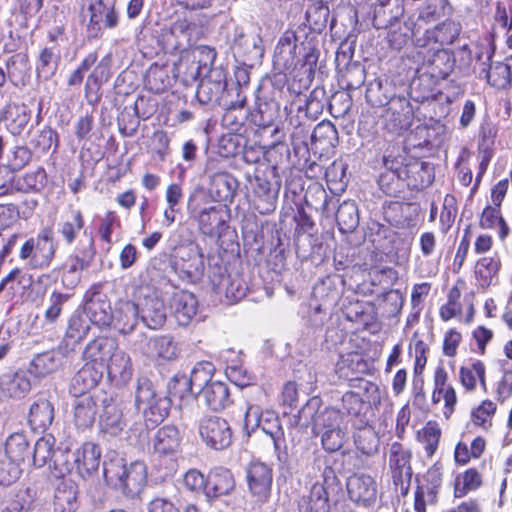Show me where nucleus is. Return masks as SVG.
Masks as SVG:
<instances>
[{
	"mask_svg": "<svg viewBox=\"0 0 512 512\" xmlns=\"http://www.w3.org/2000/svg\"><path fill=\"white\" fill-rule=\"evenodd\" d=\"M187 210L189 217L197 222L201 233L218 238V246L224 253L232 256H240V246L236 241L237 235L228 231L225 219L226 211L220 206L201 207L196 196L191 195L188 200Z\"/></svg>",
	"mask_w": 512,
	"mask_h": 512,
	"instance_id": "f257e3e1",
	"label": "nucleus"
},
{
	"mask_svg": "<svg viewBox=\"0 0 512 512\" xmlns=\"http://www.w3.org/2000/svg\"><path fill=\"white\" fill-rule=\"evenodd\" d=\"M103 475L109 485L129 498L137 497L147 482V468L144 462L134 461L127 465L125 460L118 456L103 462Z\"/></svg>",
	"mask_w": 512,
	"mask_h": 512,
	"instance_id": "f03ea898",
	"label": "nucleus"
},
{
	"mask_svg": "<svg viewBox=\"0 0 512 512\" xmlns=\"http://www.w3.org/2000/svg\"><path fill=\"white\" fill-rule=\"evenodd\" d=\"M341 482L336 469L325 466L322 471V483H314L309 491L303 494L298 502L300 512H330L329 493L340 491Z\"/></svg>",
	"mask_w": 512,
	"mask_h": 512,
	"instance_id": "7ed1b4c3",
	"label": "nucleus"
},
{
	"mask_svg": "<svg viewBox=\"0 0 512 512\" xmlns=\"http://www.w3.org/2000/svg\"><path fill=\"white\" fill-rule=\"evenodd\" d=\"M495 48L493 45H481L475 52V71H478V77L485 79L488 84L497 89H507L512 83L510 66L504 62L492 63Z\"/></svg>",
	"mask_w": 512,
	"mask_h": 512,
	"instance_id": "20e7f679",
	"label": "nucleus"
},
{
	"mask_svg": "<svg viewBox=\"0 0 512 512\" xmlns=\"http://www.w3.org/2000/svg\"><path fill=\"white\" fill-rule=\"evenodd\" d=\"M296 35L294 32H285L279 39L275 48V58L277 62H282L283 66L289 68L297 66L300 63L304 73L311 75L314 73L319 58V50L310 41L302 45V58L297 63L294 62L296 54Z\"/></svg>",
	"mask_w": 512,
	"mask_h": 512,
	"instance_id": "39448f33",
	"label": "nucleus"
},
{
	"mask_svg": "<svg viewBox=\"0 0 512 512\" xmlns=\"http://www.w3.org/2000/svg\"><path fill=\"white\" fill-rule=\"evenodd\" d=\"M214 365L211 362H198L192 369L190 377L185 374L174 375L167 383V393L179 398L190 394H200L211 380L214 373Z\"/></svg>",
	"mask_w": 512,
	"mask_h": 512,
	"instance_id": "423d86ee",
	"label": "nucleus"
},
{
	"mask_svg": "<svg viewBox=\"0 0 512 512\" xmlns=\"http://www.w3.org/2000/svg\"><path fill=\"white\" fill-rule=\"evenodd\" d=\"M253 184L254 208L262 215L275 211L281 187V179L277 167L272 166L261 174L255 175Z\"/></svg>",
	"mask_w": 512,
	"mask_h": 512,
	"instance_id": "0eeeda50",
	"label": "nucleus"
},
{
	"mask_svg": "<svg viewBox=\"0 0 512 512\" xmlns=\"http://www.w3.org/2000/svg\"><path fill=\"white\" fill-rule=\"evenodd\" d=\"M131 348L142 355L160 362L177 359L180 349L178 343L170 335H159L148 338L140 333L131 340Z\"/></svg>",
	"mask_w": 512,
	"mask_h": 512,
	"instance_id": "6e6552de",
	"label": "nucleus"
},
{
	"mask_svg": "<svg viewBox=\"0 0 512 512\" xmlns=\"http://www.w3.org/2000/svg\"><path fill=\"white\" fill-rule=\"evenodd\" d=\"M55 255L51 228H44L36 237L25 240L20 247L19 258L32 267L48 266Z\"/></svg>",
	"mask_w": 512,
	"mask_h": 512,
	"instance_id": "1a4fd4ad",
	"label": "nucleus"
},
{
	"mask_svg": "<svg viewBox=\"0 0 512 512\" xmlns=\"http://www.w3.org/2000/svg\"><path fill=\"white\" fill-rule=\"evenodd\" d=\"M248 492L257 504L268 502L271 497L273 470L261 461H252L245 469Z\"/></svg>",
	"mask_w": 512,
	"mask_h": 512,
	"instance_id": "9d476101",
	"label": "nucleus"
},
{
	"mask_svg": "<svg viewBox=\"0 0 512 512\" xmlns=\"http://www.w3.org/2000/svg\"><path fill=\"white\" fill-rule=\"evenodd\" d=\"M231 49L241 63L254 66L259 63L264 54V47L260 35L252 30L245 31L236 27Z\"/></svg>",
	"mask_w": 512,
	"mask_h": 512,
	"instance_id": "9b49d317",
	"label": "nucleus"
},
{
	"mask_svg": "<svg viewBox=\"0 0 512 512\" xmlns=\"http://www.w3.org/2000/svg\"><path fill=\"white\" fill-rule=\"evenodd\" d=\"M299 418L312 420L313 433L332 430L341 426V411L331 407L321 409V400L318 397L309 399L299 411Z\"/></svg>",
	"mask_w": 512,
	"mask_h": 512,
	"instance_id": "f8f14e48",
	"label": "nucleus"
},
{
	"mask_svg": "<svg viewBox=\"0 0 512 512\" xmlns=\"http://www.w3.org/2000/svg\"><path fill=\"white\" fill-rule=\"evenodd\" d=\"M202 440L212 449L224 450L232 443V429L224 418L205 416L199 423Z\"/></svg>",
	"mask_w": 512,
	"mask_h": 512,
	"instance_id": "ddd939ff",
	"label": "nucleus"
},
{
	"mask_svg": "<svg viewBox=\"0 0 512 512\" xmlns=\"http://www.w3.org/2000/svg\"><path fill=\"white\" fill-rule=\"evenodd\" d=\"M403 160L401 169L403 177L407 183V188L411 190H422L429 187L434 181V167L430 162L422 161L408 155H398Z\"/></svg>",
	"mask_w": 512,
	"mask_h": 512,
	"instance_id": "4468645a",
	"label": "nucleus"
},
{
	"mask_svg": "<svg viewBox=\"0 0 512 512\" xmlns=\"http://www.w3.org/2000/svg\"><path fill=\"white\" fill-rule=\"evenodd\" d=\"M350 380H360V388L368 394V405L357 393L349 391L342 396V409L340 411L341 415L346 414L347 416L358 418V421L360 422V419H363L362 413L364 409L371 404L376 405L380 403V392L375 383L358 379V377L350 378Z\"/></svg>",
	"mask_w": 512,
	"mask_h": 512,
	"instance_id": "2eb2a0df",
	"label": "nucleus"
},
{
	"mask_svg": "<svg viewBox=\"0 0 512 512\" xmlns=\"http://www.w3.org/2000/svg\"><path fill=\"white\" fill-rule=\"evenodd\" d=\"M83 309L85 316L98 327L109 326L112 322L111 304L102 290H87L83 297Z\"/></svg>",
	"mask_w": 512,
	"mask_h": 512,
	"instance_id": "dca6fc26",
	"label": "nucleus"
},
{
	"mask_svg": "<svg viewBox=\"0 0 512 512\" xmlns=\"http://www.w3.org/2000/svg\"><path fill=\"white\" fill-rule=\"evenodd\" d=\"M385 171L380 174L378 185L380 189L388 196L398 197L407 188V183L404 180L403 170L401 164L403 160L401 157L392 156L391 154L384 156Z\"/></svg>",
	"mask_w": 512,
	"mask_h": 512,
	"instance_id": "f3484780",
	"label": "nucleus"
},
{
	"mask_svg": "<svg viewBox=\"0 0 512 512\" xmlns=\"http://www.w3.org/2000/svg\"><path fill=\"white\" fill-rule=\"evenodd\" d=\"M347 492L351 501L363 507H371L376 503L377 484L370 475L355 473L347 478Z\"/></svg>",
	"mask_w": 512,
	"mask_h": 512,
	"instance_id": "a211bd4d",
	"label": "nucleus"
},
{
	"mask_svg": "<svg viewBox=\"0 0 512 512\" xmlns=\"http://www.w3.org/2000/svg\"><path fill=\"white\" fill-rule=\"evenodd\" d=\"M338 297L339 295H331L327 290H313L310 293L307 303L308 321L315 332L322 330Z\"/></svg>",
	"mask_w": 512,
	"mask_h": 512,
	"instance_id": "6ab92c4d",
	"label": "nucleus"
},
{
	"mask_svg": "<svg viewBox=\"0 0 512 512\" xmlns=\"http://www.w3.org/2000/svg\"><path fill=\"white\" fill-rule=\"evenodd\" d=\"M462 31V26L459 22L446 19L438 23L434 27L427 29L423 36L417 38L416 43L418 46H428L430 44H437L440 48L454 44Z\"/></svg>",
	"mask_w": 512,
	"mask_h": 512,
	"instance_id": "aec40b11",
	"label": "nucleus"
},
{
	"mask_svg": "<svg viewBox=\"0 0 512 512\" xmlns=\"http://www.w3.org/2000/svg\"><path fill=\"white\" fill-rule=\"evenodd\" d=\"M279 109L278 102H260L257 109L249 113L250 120L255 126L263 129L272 128L270 133L273 137V145L281 144L285 139L284 130L275 125Z\"/></svg>",
	"mask_w": 512,
	"mask_h": 512,
	"instance_id": "412c9836",
	"label": "nucleus"
},
{
	"mask_svg": "<svg viewBox=\"0 0 512 512\" xmlns=\"http://www.w3.org/2000/svg\"><path fill=\"white\" fill-rule=\"evenodd\" d=\"M421 69L433 79L448 78L454 72L452 50L446 48L429 50L423 58Z\"/></svg>",
	"mask_w": 512,
	"mask_h": 512,
	"instance_id": "4be33fe9",
	"label": "nucleus"
},
{
	"mask_svg": "<svg viewBox=\"0 0 512 512\" xmlns=\"http://www.w3.org/2000/svg\"><path fill=\"white\" fill-rule=\"evenodd\" d=\"M411 452L399 442H393L389 449V467L395 485H402L404 480H411Z\"/></svg>",
	"mask_w": 512,
	"mask_h": 512,
	"instance_id": "5701e85b",
	"label": "nucleus"
},
{
	"mask_svg": "<svg viewBox=\"0 0 512 512\" xmlns=\"http://www.w3.org/2000/svg\"><path fill=\"white\" fill-rule=\"evenodd\" d=\"M101 404L102 412L99 421L101 432L110 436H117L126 425L120 404L111 396H104Z\"/></svg>",
	"mask_w": 512,
	"mask_h": 512,
	"instance_id": "b1692460",
	"label": "nucleus"
},
{
	"mask_svg": "<svg viewBox=\"0 0 512 512\" xmlns=\"http://www.w3.org/2000/svg\"><path fill=\"white\" fill-rule=\"evenodd\" d=\"M54 417V405L50 400L41 396L30 405L28 425L33 431L43 433L52 425Z\"/></svg>",
	"mask_w": 512,
	"mask_h": 512,
	"instance_id": "393cba45",
	"label": "nucleus"
},
{
	"mask_svg": "<svg viewBox=\"0 0 512 512\" xmlns=\"http://www.w3.org/2000/svg\"><path fill=\"white\" fill-rule=\"evenodd\" d=\"M188 29L187 21L177 20L161 29L158 42L166 53L173 54L184 47V42L188 38Z\"/></svg>",
	"mask_w": 512,
	"mask_h": 512,
	"instance_id": "a878e982",
	"label": "nucleus"
},
{
	"mask_svg": "<svg viewBox=\"0 0 512 512\" xmlns=\"http://www.w3.org/2000/svg\"><path fill=\"white\" fill-rule=\"evenodd\" d=\"M101 451L98 445L92 442L84 443L72 454L78 473L83 477H90L98 471Z\"/></svg>",
	"mask_w": 512,
	"mask_h": 512,
	"instance_id": "bb28decb",
	"label": "nucleus"
},
{
	"mask_svg": "<svg viewBox=\"0 0 512 512\" xmlns=\"http://www.w3.org/2000/svg\"><path fill=\"white\" fill-rule=\"evenodd\" d=\"M29 374L28 369L26 371L20 369L11 374L4 375L0 382L3 394L12 399H23L32 388Z\"/></svg>",
	"mask_w": 512,
	"mask_h": 512,
	"instance_id": "cd10ccee",
	"label": "nucleus"
},
{
	"mask_svg": "<svg viewBox=\"0 0 512 512\" xmlns=\"http://www.w3.org/2000/svg\"><path fill=\"white\" fill-rule=\"evenodd\" d=\"M237 99L235 101L227 100V106H222L225 112L222 116V125L233 132H239L249 116L248 111L244 110L246 105V96L242 95L240 88H235Z\"/></svg>",
	"mask_w": 512,
	"mask_h": 512,
	"instance_id": "c85d7f7f",
	"label": "nucleus"
},
{
	"mask_svg": "<svg viewBox=\"0 0 512 512\" xmlns=\"http://www.w3.org/2000/svg\"><path fill=\"white\" fill-rule=\"evenodd\" d=\"M180 325H187L196 315L198 301L190 290H177L174 292L170 303Z\"/></svg>",
	"mask_w": 512,
	"mask_h": 512,
	"instance_id": "c756f323",
	"label": "nucleus"
},
{
	"mask_svg": "<svg viewBox=\"0 0 512 512\" xmlns=\"http://www.w3.org/2000/svg\"><path fill=\"white\" fill-rule=\"evenodd\" d=\"M31 109L24 103H9L5 106L2 117L7 129L14 136L20 135L31 120Z\"/></svg>",
	"mask_w": 512,
	"mask_h": 512,
	"instance_id": "7c9ffc66",
	"label": "nucleus"
},
{
	"mask_svg": "<svg viewBox=\"0 0 512 512\" xmlns=\"http://www.w3.org/2000/svg\"><path fill=\"white\" fill-rule=\"evenodd\" d=\"M235 488V480L231 471L217 467L210 471L207 477L206 496L217 498L230 494Z\"/></svg>",
	"mask_w": 512,
	"mask_h": 512,
	"instance_id": "2f4dec72",
	"label": "nucleus"
},
{
	"mask_svg": "<svg viewBox=\"0 0 512 512\" xmlns=\"http://www.w3.org/2000/svg\"><path fill=\"white\" fill-rule=\"evenodd\" d=\"M74 423L79 430H85L95 422L97 401L93 395H78L73 402Z\"/></svg>",
	"mask_w": 512,
	"mask_h": 512,
	"instance_id": "473e14b6",
	"label": "nucleus"
},
{
	"mask_svg": "<svg viewBox=\"0 0 512 512\" xmlns=\"http://www.w3.org/2000/svg\"><path fill=\"white\" fill-rule=\"evenodd\" d=\"M139 313L143 323L150 329H158L166 321V309L163 300L146 296L140 304Z\"/></svg>",
	"mask_w": 512,
	"mask_h": 512,
	"instance_id": "72a5a7b5",
	"label": "nucleus"
},
{
	"mask_svg": "<svg viewBox=\"0 0 512 512\" xmlns=\"http://www.w3.org/2000/svg\"><path fill=\"white\" fill-rule=\"evenodd\" d=\"M396 94L395 85L388 78H376L366 88V101L373 107L387 105Z\"/></svg>",
	"mask_w": 512,
	"mask_h": 512,
	"instance_id": "f704fd0d",
	"label": "nucleus"
},
{
	"mask_svg": "<svg viewBox=\"0 0 512 512\" xmlns=\"http://www.w3.org/2000/svg\"><path fill=\"white\" fill-rule=\"evenodd\" d=\"M404 12L398 0H379L374 7L372 24L376 29L393 25Z\"/></svg>",
	"mask_w": 512,
	"mask_h": 512,
	"instance_id": "c9c22d12",
	"label": "nucleus"
},
{
	"mask_svg": "<svg viewBox=\"0 0 512 512\" xmlns=\"http://www.w3.org/2000/svg\"><path fill=\"white\" fill-rule=\"evenodd\" d=\"M117 348L115 339L105 336L91 340L83 351V359L104 365Z\"/></svg>",
	"mask_w": 512,
	"mask_h": 512,
	"instance_id": "e433bc0d",
	"label": "nucleus"
},
{
	"mask_svg": "<svg viewBox=\"0 0 512 512\" xmlns=\"http://www.w3.org/2000/svg\"><path fill=\"white\" fill-rule=\"evenodd\" d=\"M172 401L167 393L161 392L147 406L143 407V414L147 428H154L169 415Z\"/></svg>",
	"mask_w": 512,
	"mask_h": 512,
	"instance_id": "4c0bfd02",
	"label": "nucleus"
},
{
	"mask_svg": "<svg viewBox=\"0 0 512 512\" xmlns=\"http://www.w3.org/2000/svg\"><path fill=\"white\" fill-rule=\"evenodd\" d=\"M310 140L312 149L328 152L339 142L338 131L332 122L322 121L315 126Z\"/></svg>",
	"mask_w": 512,
	"mask_h": 512,
	"instance_id": "58836bf2",
	"label": "nucleus"
},
{
	"mask_svg": "<svg viewBox=\"0 0 512 512\" xmlns=\"http://www.w3.org/2000/svg\"><path fill=\"white\" fill-rule=\"evenodd\" d=\"M237 179L230 173L209 180V194L218 202L232 203L238 189Z\"/></svg>",
	"mask_w": 512,
	"mask_h": 512,
	"instance_id": "ea45409f",
	"label": "nucleus"
},
{
	"mask_svg": "<svg viewBox=\"0 0 512 512\" xmlns=\"http://www.w3.org/2000/svg\"><path fill=\"white\" fill-rule=\"evenodd\" d=\"M180 439V432L176 426L165 425L154 436V451L160 455L173 454L180 445Z\"/></svg>",
	"mask_w": 512,
	"mask_h": 512,
	"instance_id": "a19ab883",
	"label": "nucleus"
},
{
	"mask_svg": "<svg viewBox=\"0 0 512 512\" xmlns=\"http://www.w3.org/2000/svg\"><path fill=\"white\" fill-rule=\"evenodd\" d=\"M360 425L356 426L354 432V443L356 448L367 456L374 455L378 452L379 437L372 426L367 421L360 419Z\"/></svg>",
	"mask_w": 512,
	"mask_h": 512,
	"instance_id": "79ce46f5",
	"label": "nucleus"
},
{
	"mask_svg": "<svg viewBox=\"0 0 512 512\" xmlns=\"http://www.w3.org/2000/svg\"><path fill=\"white\" fill-rule=\"evenodd\" d=\"M199 395L214 411L222 410L231 403L229 388L226 383L221 381L211 382Z\"/></svg>",
	"mask_w": 512,
	"mask_h": 512,
	"instance_id": "37998d69",
	"label": "nucleus"
},
{
	"mask_svg": "<svg viewBox=\"0 0 512 512\" xmlns=\"http://www.w3.org/2000/svg\"><path fill=\"white\" fill-rule=\"evenodd\" d=\"M101 378L102 373L87 364L74 375L71 383V392L75 397L78 395H91L88 391L95 388Z\"/></svg>",
	"mask_w": 512,
	"mask_h": 512,
	"instance_id": "c03bdc74",
	"label": "nucleus"
},
{
	"mask_svg": "<svg viewBox=\"0 0 512 512\" xmlns=\"http://www.w3.org/2000/svg\"><path fill=\"white\" fill-rule=\"evenodd\" d=\"M54 512H75L78 508L76 485L71 481L58 484L54 494Z\"/></svg>",
	"mask_w": 512,
	"mask_h": 512,
	"instance_id": "a18cd8bd",
	"label": "nucleus"
},
{
	"mask_svg": "<svg viewBox=\"0 0 512 512\" xmlns=\"http://www.w3.org/2000/svg\"><path fill=\"white\" fill-rule=\"evenodd\" d=\"M61 365L55 352L47 350L33 356L28 366V372L41 379L57 371Z\"/></svg>",
	"mask_w": 512,
	"mask_h": 512,
	"instance_id": "49530a36",
	"label": "nucleus"
},
{
	"mask_svg": "<svg viewBox=\"0 0 512 512\" xmlns=\"http://www.w3.org/2000/svg\"><path fill=\"white\" fill-rule=\"evenodd\" d=\"M95 254L94 238L84 232L83 237L78 241L73 254L70 256L73 261L71 270L87 268L93 261Z\"/></svg>",
	"mask_w": 512,
	"mask_h": 512,
	"instance_id": "de8ad7c7",
	"label": "nucleus"
},
{
	"mask_svg": "<svg viewBox=\"0 0 512 512\" xmlns=\"http://www.w3.org/2000/svg\"><path fill=\"white\" fill-rule=\"evenodd\" d=\"M230 93V90L201 80L196 91V98L202 105L227 106V97Z\"/></svg>",
	"mask_w": 512,
	"mask_h": 512,
	"instance_id": "09e8293b",
	"label": "nucleus"
},
{
	"mask_svg": "<svg viewBox=\"0 0 512 512\" xmlns=\"http://www.w3.org/2000/svg\"><path fill=\"white\" fill-rule=\"evenodd\" d=\"M335 218L341 233H351L359 225L358 207L354 201H344L338 206Z\"/></svg>",
	"mask_w": 512,
	"mask_h": 512,
	"instance_id": "8fccbe9b",
	"label": "nucleus"
},
{
	"mask_svg": "<svg viewBox=\"0 0 512 512\" xmlns=\"http://www.w3.org/2000/svg\"><path fill=\"white\" fill-rule=\"evenodd\" d=\"M330 16L329 6L326 3L309 2L305 20L309 29L314 33H321L327 26Z\"/></svg>",
	"mask_w": 512,
	"mask_h": 512,
	"instance_id": "3c124183",
	"label": "nucleus"
},
{
	"mask_svg": "<svg viewBox=\"0 0 512 512\" xmlns=\"http://www.w3.org/2000/svg\"><path fill=\"white\" fill-rule=\"evenodd\" d=\"M15 182L16 192H40L47 184V174L43 167H38L34 171L16 177Z\"/></svg>",
	"mask_w": 512,
	"mask_h": 512,
	"instance_id": "603ef678",
	"label": "nucleus"
},
{
	"mask_svg": "<svg viewBox=\"0 0 512 512\" xmlns=\"http://www.w3.org/2000/svg\"><path fill=\"white\" fill-rule=\"evenodd\" d=\"M289 253L288 244H285L278 230H270V248L267 262L274 270H281L286 262Z\"/></svg>",
	"mask_w": 512,
	"mask_h": 512,
	"instance_id": "864d4df0",
	"label": "nucleus"
},
{
	"mask_svg": "<svg viewBox=\"0 0 512 512\" xmlns=\"http://www.w3.org/2000/svg\"><path fill=\"white\" fill-rule=\"evenodd\" d=\"M89 12L87 35L89 38H98L101 35L102 23L107 4L103 0H84Z\"/></svg>",
	"mask_w": 512,
	"mask_h": 512,
	"instance_id": "5fc2aeb1",
	"label": "nucleus"
},
{
	"mask_svg": "<svg viewBox=\"0 0 512 512\" xmlns=\"http://www.w3.org/2000/svg\"><path fill=\"white\" fill-rule=\"evenodd\" d=\"M145 84L151 92L163 93L171 84L167 67L152 64L146 72Z\"/></svg>",
	"mask_w": 512,
	"mask_h": 512,
	"instance_id": "6e6d98bb",
	"label": "nucleus"
},
{
	"mask_svg": "<svg viewBox=\"0 0 512 512\" xmlns=\"http://www.w3.org/2000/svg\"><path fill=\"white\" fill-rule=\"evenodd\" d=\"M30 144L36 152L47 153L50 149L55 152L59 147V135L53 128L44 126L31 136Z\"/></svg>",
	"mask_w": 512,
	"mask_h": 512,
	"instance_id": "4d7b16f0",
	"label": "nucleus"
},
{
	"mask_svg": "<svg viewBox=\"0 0 512 512\" xmlns=\"http://www.w3.org/2000/svg\"><path fill=\"white\" fill-rule=\"evenodd\" d=\"M33 152L26 145H15L5 154L3 166L11 172L23 169L32 159Z\"/></svg>",
	"mask_w": 512,
	"mask_h": 512,
	"instance_id": "13d9d810",
	"label": "nucleus"
},
{
	"mask_svg": "<svg viewBox=\"0 0 512 512\" xmlns=\"http://www.w3.org/2000/svg\"><path fill=\"white\" fill-rule=\"evenodd\" d=\"M448 0H425L418 8V22H435L446 15Z\"/></svg>",
	"mask_w": 512,
	"mask_h": 512,
	"instance_id": "bf43d9fd",
	"label": "nucleus"
},
{
	"mask_svg": "<svg viewBox=\"0 0 512 512\" xmlns=\"http://www.w3.org/2000/svg\"><path fill=\"white\" fill-rule=\"evenodd\" d=\"M139 305L126 303L118 312L115 328L123 335L130 334L138 323Z\"/></svg>",
	"mask_w": 512,
	"mask_h": 512,
	"instance_id": "052dcab7",
	"label": "nucleus"
},
{
	"mask_svg": "<svg viewBox=\"0 0 512 512\" xmlns=\"http://www.w3.org/2000/svg\"><path fill=\"white\" fill-rule=\"evenodd\" d=\"M55 438L49 434L38 439L34 445L33 464L37 467H43L51 463L54 452Z\"/></svg>",
	"mask_w": 512,
	"mask_h": 512,
	"instance_id": "680f3d73",
	"label": "nucleus"
},
{
	"mask_svg": "<svg viewBox=\"0 0 512 512\" xmlns=\"http://www.w3.org/2000/svg\"><path fill=\"white\" fill-rule=\"evenodd\" d=\"M118 128L123 137H132L140 125V115L138 110V100L133 108L125 107L118 117Z\"/></svg>",
	"mask_w": 512,
	"mask_h": 512,
	"instance_id": "e2e57ef3",
	"label": "nucleus"
},
{
	"mask_svg": "<svg viewBox=\"0 0 512 512\" xmlns=\"http://www.w3.org/2000/svg\"><path fill=\"white\" fill-rule=\"evenodd\" d=\"M104 365L107 366L109 374L114 376L119 375L122 378H128L132 372L129 355L122 350H118V347L111 353V357Z\"/></svg>",
	"mask_w": 512,
	"mask_h": 512,
	"instance_id": "0e129e2a",
	"label": "nucleus"
},
{
	"mask_svg": "<svg viewBox=\"0 0 512 512\" xmlns=\"http://www.w3.org/2000/svg\"><path fill=\"white\" fill-rule=\"evenodd\" d=\"M90 324L92 323L86 316L73 314L68 320L64 336L73 340L74 343L80 344L88 335Z\"/></svg>",
	"mask_w": 512,
	"mask_h": 512,
	"instance_id": "69168bd1",
	"label": "nucleus"
},
{
	"mask_svg": "<svg viewBox=\"0 0 512 512\" xmlns=\"http://www.w3.org/2000/svg\"><path fill=\"white\" fill-rule=\"evenodd\" d=\"M370 238L375 249L386 251L392 247L396 233L389 227L378 222L370 227Z\"/></svg>",
	"mask_w": 512,
	"mask_h": 512,
	"instance_id": "338daca9",
	"label": "nucleus"
},
{
	"mask_svg": "<svg viewBox=\"0 0 512 512\" xmlns=\"http://www.w3.org/2000/svg\"><path fill=\"white\" fill-rule=\"evenodd\" d=\"M5 451L13 462L24 461L30 454L28 441L22 434L11 435L6 441Z\"/></svg>",
	"mask_w": 512,
	"mask_h": 512,
	"instance_id": "774afa93",
	"label": "nucleus"
}]
</instances>
